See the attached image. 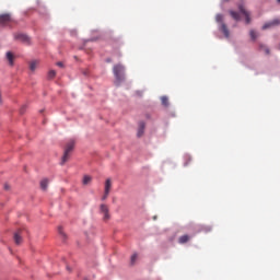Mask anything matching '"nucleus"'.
<instances>
[{
	"instance_id": "nucleus-1",
	"label": "nucleus",
	"mask_w": 280,
	"mask_h": 280,
	"mask_svg": "<svg viewBox=\"0 0 280 280\" xmlns=\"http://www.w3.org/2000/svg\"><path fill=\"white\" fill-rule=\"evenodd\" d=\"M113 73L116 78V84H121L126 80V68L122 65L114 66Z\"/></svg>"
},
{
	"instance_id": "nucleus-2",
	"label": "nucleus",
	"mask_w": 280,
	"mask_h": 280,
	"mask_svg": "<svg viewBox=\"0 0 280 280\" xmlns=\"http://www.w3.org/2000/svg\"><path fill=\"white\" fill-rule=\"evenodd\" d=\"M73 148H75V141L70 140L65 149L63 156L61 158L60 165H65L71 159V152H73Z\"/></svg>"
},
{
	"instance_id": "nucleus-3",
	"label": "nucleus",
	"mask_w": 280,
	"mask_h": 280,
	"mask_svg": "<svg viewBox=\"0 0 280 280\" xmlns=\"http://www.w3.org/2000/svg\"><path fill=\"white\" fill-rule=\"evenodd\" d=\"M215 21H217V23H219L220 32H222L224 34L225 38H229L231 36V33L229 32V27L224 23V15H222L220 13L217 14L215 15Z\"/></svg>"
},
{
	"instance_id": "nucleus-4",
	"label": "nucleus",
	"mask_w": 280,
	"mask_h": 280,
	"mask_svg": "<svg viewBox=\"0 0 280 280\" xmlns=\"http://www.w3.org/2000/svg\"><path fill=\"white\" fill-rule=\"evenodd\" d=\"M100 213H102L104 222H108V220H110V212L108 206L102 203L100 206Z\"/></svg>"
},
{
	"instance_id": "nucleus-5",
	"label": "nucleus",
	"mask_w": 280,
	"mask_h": 280,
	"mask_svg": "<svg viewBox=\"0 0 280 280\" xmlns=\"http://www.w3.org/2000/svg\"><path fill=\"white\" fill-rule=\"evenodd\" d=\"M14 40H20V43H23L24 45H31L32 43L30 36L21 33L14 35Z\"/></svg>"
},
{
	"instance_id": "nucleus-6",
	"label": "nucleus",
	"mask_w": 280,
	"mask_h": 280,
	"mask_svg": "<svg viewBox=\"0 0 280 280\" xmlns=\"http://www.w3.org/2000/svg\"><path fill=\"white\" fill-rule=\"evenodd\" d=\"M238 10H240L241 14L245 15V23H246V25H250V12H248L246 10V8H244V4H240L238 5Z\"/></svg>"
},
{
	"instance_id": "nucleus-7",
	"label": "nucleus",
	"mask_w": 280,
	"mask_h": 280,
	"mask_svg": "<svg viewBox=\"0 0 280 280\" xmlns=\"http://www.w3.org/2000/svg\"><path fill=\"white\" fill-rule=\"evenodd\" d=\"M12 23V15L10 13H4L0 15V25L5 26Z\"/></svg>"
},
{
	"instance_id": "nucleus-8",
	"label": "nucleus",
	"mask_w": 280,
	"mask_h": 280,
	"mask_svg": "<svg viewBox=\"0 0 280 280\" xmlns=\"http://www.w3.org/2000/svg\"><path fill=\"white\" fill-rule=\"evenodd\" d=\"M276 25H280V20H272L271 22H267L262 25V30H270V27H276Z\"/></svg>"
},
{
	"instance_id": "nucleus-9",
	"label": "nucleus",
	"mask_w": 280,
	"mask_h": 280,
	"mask_svg": "<svg viewBox=\"0 0 280 280\" xmlns=\"http://www.w3.org/2000/svg\"><path fill=\"white\" fill-rule=\"evenodd\" d=\"M143 132H145V122L140 121L137 137H143Z\"/></svg>"
},
{
	"instance_id": "nucleus-10",
	"label": "nucleus",
	"mask_w": 280,
	"mask_h": 280,
	"mask_svg": "<svg viewBox=\"0 0 280 280\" xmlns=\"http://www.w3.org/2000/svg\"><path fill=\"white\" fill-rule=\"evenodd\" d=\"M113 188V182L110 180V178H107L105 182V192L106 194H110V189Z\"/></svg>"
},
{
	"instance_id": "nucleus-11",
	"label": "nucleus",
	"mask_w": 280,
	"mask_h": 280,
	"mask_svg": "<svg viewBox=\"0 0 280 280\" xmlns=\"http://www.w3.org/2000/svg\"><path fill=\"white\" fill-rule=\"evenodd\" d=\"M7 60L11 67L14 66V54H12V51L7 52Z\"/></svg>"
},
{
	"instance_id": "nucleus-12",
	"label": "nucleus",
	"mask_w": 280,
	"mask_h": 280,
	"mask_svg": "<svg viewBox=\"0 0 280 280\" xmlns=\"http://www.w3.org/2000/svg\"><path fill=\"white\" fill-rule=\"evenodd\" d=\"M189 240H191V236L189 235H182L179 238H178V244H187V242H189Z\"/></svg>"
},
{
	"instance_id": "nucleus-13",
	"label": "nucleus",
	"mask_w": 280,
	"mask_h": 280,
	"mask_svg": "<svg viewBox=\"0 0 280 280\" xmlns=\"http://www.w3.org/2000/svg\"><path fill=\"white\" fill-rule=\"evenodd\" d=\"M13 240H14L15 244H18V245L21 244L23 242V237H21V232L15 233L13 236Z\"/></svg>"
},
{
	"instance_id": "nucleus-14",
	"label": "nucleus",
	"mask_w": 280,
	"mask_h": 280,
	"mask_svg": "<svg viewBox=\"0 0 280 280\" xmlns=\"http://www.w3.org/2000/svg\"><path fill=\"white\" fill-rule=\"evenodd\" d=\"M230 15L232 16V19H234V21H240V13L233 10H230Z\"/></svg>"
},
{
	"instance_id": "nucleus-15",
	"label": "nucleus",
	"mask_w": 280,
	"mask_h": 280,
	"mask_svg": "<svg viewBox=\"0 0 280 280\" xmlns=\"http://www.w3.org/2000/svg\"><path fill=\"white\" fill-rule=\"evenodd\" d=\"M48 185H49V179H47V178H46V179H43V180L40 182V188H42L44 191H46Z\"/></svg>"
},
{
	"instance_id": "nucleus-16",
	"label": "nucleus",
	"mask_w": 280,
	"mask_h": 280,
	"mask_svg": "<svg viewBox=\"0 0 280 280\" xmlns=\"http://www.w3.org/2000/svg\"><path fill=\"white\" fill-rule=\"evenodd\" d=\"M259 49H260V51H265V54H266L267 56L270 55V49L268 48V46L260 44V45H259Z\"/></svg>"
},
{
	"instance_id": "nucleus-17",
	"label": "nucleus",
	"mask_w": 280,
	"mask_h": 280,
	"mask_svg": "<svg viewBox=\"0 0 280 280\" xmlns=\"http://www.w3.org/2000/svg\"><path fill=\"white\" fill-rule=\"evenodd\" d=\"M38 60L31 61L30 69L31 71H36V67H38Z\"/></svg>"
},
{
	"instance_id": "nucleus-18",
	"label": "nucleus",
	"mask_w": 280,
	"mask_h": 280,
	"mask_svg": "<svg viewBox=\"0 0 280 280\" xmlns=\"http://www.w3.org/2000/svg\"><path fill=\"white\" fill-rule=\"evenodd\" d=\"M93 180V178L89 175L83 176V185H90V183Z\"/></svg>"
},
{
	"instance_id": "nucleus-19",
	"label": "nucleus",
	"mask_w": 280,
	"mask_h": 280,
	"mask_svg": "<svg viewBox=\"0 0 280 280\" xmlns=\"http://www.w3.org/2000/svg\"><path fill=\"white\" fill-rule=\"evenodd\" d=\"M161 102L163 106L165 107L170 106V98H167V96H162Z\"/></svg>"
},
{
	"instance_id": "nucleus-20",
	"label": "nucleus",
	"mask_w": 280,
	"mask_h": 280,
	"mask_svg": "<svg viewBox=\"0 0 280 280\" xmlns=\"http://www.w3.org/2000/svg\"><path fill=\"white\" fill-rule=\"evenodd\" d=\"M139 255L133 254L130 258V266H135V264H137V259H138Z\"/></svg>"
},
{
	"instance_id": "nucleus-21",
	"label": "nucleus",
	"mask_w": 280,
	"mask_h": 280,
	"mask_svg": "<svg viewBox=\"0 0 280 280\" xmlns=\"http://www.w3.org/2000/svg\"><path fill=\"white\" fill-rule=\"evenodd\" d=\"M58 233L62 237V240H67V234H65V231H62V226L58 228Z\"/></svg>"
},
{
	"instance_id": "nucleus-22",
	"label": "nucleus",
	"mask_w": 280,
	"mask_h": 280,
	"mask_svg": "<svg viewBox=\"0 0 280 280\" xmlns=\"http://www.w3.org/2000/svg\"><path fill=\"white\" fill-rule=\"evenodd\" d=\"M249 36H250V38H252V40H257V32H255L254 30H252L250 32H249Z\"/></svg>"
},
{
	"instance_id": "nucleus-23",
	"label": "nucleus",
	"mask_w": 280,
	"mask_h": 280,
	"mask_svg": "<svg viewBox=\"0 0 280 280\" xmlns=\"http://www.w3.org/2000/svg\"><path fill=\"white\" fill-rule=\"evenodd\" d=\"M48 78L51 80V79H54V78H56V72H55V70H50L49 72H48Z\"/></svg>"
},
{
	"instance_id": "nucleus-24",
	"label": "nucleus",
	"mask_w": 280,
	"mask_h": 280,
	"mask_svg": "<svg viewBox=\"0 0 280 280\" xmlns=\"http://www.w3.org/2000/svg\"><path fill=\"white\" fill-rule=\"evenodd\" d=\"M3 189H4L5 191H10V184H4Z\"/></svg>"
},
{
	"instance_id": "nucleus-25",
	"label": "nucleus",
	"mask_w": 280,
	"mask_h": 280,
	"mask_svg": "<svg viewBox=\"0 0 280 280\" xmlns=\"http://www.w3.org/2000/svg\"><path fill=\"white\" fill-rule=\"evenodd\" d=\"M109 195H110V194H106V191H104V195H103V197H102V200H106V198H108Z\"/></svg>"
},
{
	"instance_id": "nucleus-26",
	"label": "nucleus",
	"mask_w": 280,
	"mask_h": 280,
	"mask_svg": "<svg viewBox=\"0 0 280 280\" xmlns=\"http://www.w3.org/2000/svg\"><path fill=\"white\" fill-rule=\"evenodd\" d=\"M57 67H65V63H62V61H58Z\"/></svg>"
},
{
	"instance_id": "nucleus-27",
	"label": "nucleus",
	"mask_w": 280,
	"mask_h": 280,
	"mask_svg": "<svg viewBox=\"0 0 280 280\" xmlns=\"http://www.w3.org/2000/svg\"><path fill=\"white\" fill-rule=\"evenodd\" d=\"M20 113H21V115H23V113H25V106H23V107L20 109Z\"/></svg>"
},
{
	"instance_id": "nucleus-28",
	"label": "nucleus",
	"mask_w": 280,
	"mask_h": 280,
	"mask_svg": "<svg viewBox=\"0 0 280 280\" xmlns=\"http://www.w3.org/2000/svg\"><path fill=\"white\" fill-rule=\"evenodd\" d=\"M207 231H211V228H207Z\"/></svg>"
},
{
	"instance_id": "nucleus-29",
	"label": "nucleus",
	"mask_w": 280,
	"mask_h": 280,
	"mask_svg": "<svg viewBox=\"0 0 280 280\" xmlns=\"http://www.w3.org/2000/svg\"><path fill=\"white\" fill-rule=\"evenodd\" d=\"M278 1V3H280V0H277Z\"/></svg>"
},
{
	"instance_id": "nucleus-30",
	"label": "nucleus",
	"mask_w": 280,
	"mask_h": 280,
	"mask_svg": "<svg viewBox=\"0 0 280 280\" xmlns=\"http://www.w3.org/2000/svg\"><path fill=\"white\" fill-rule=\"evenodd\" d=\"M223 1H229V0H223Z\"/></svg>"
}]
</instances>
